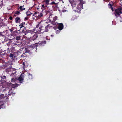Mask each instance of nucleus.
Instances as JSON below:
<instances>
[{
  "instance_id": "obj_37",
  "label": "nucleus",
  "mask_w": 122,
  "mask_h": 122,
  "mask_svg": "<svg viewBox=\"0 0 122 122\" xmlns=\"http://www.w3.org/2000/svg\"><path fill=\"white\" fill-rule=\"evenodd\" d=\"M9 19L10 20H11L13 19V17L12 16H10L9 17Z\"/></svg>"
},
{
  "instance_id": "obj_19",
  "label": "nucleus",
  "mask_w": 122,
  "mask_h": 122,
  "mask_svg": "<svg viewBox=\"0 0 122 122\" xmlns=\"http://www.w3.org/2000/svg\"><path fill=\"white\" fill-rule=\"evenodd\" d=\"M41 45V46H44L45 44H46V41H41V42H40Z\"/></svg>"
},
{
  "instance_id": "obj_23",
  "label": "nucleus",
  "mask_w": 122,
  "mask_h": 122,
  "mask_svg": "<svg viewBox=\"0 0 122 122\" xmlns=\"http://www.w3.org/2000/svg\"><path fill=\"white\" fill-rule=\"evenodd\" d=\"M46 5L45 6L44 5H42L41 9H42V10H44L46 9Z\"/></svg>"
},
{
  "instance_id": "obj_13",
  "label": "nucleus",
  "mask_w": 122,
  "mask_h": 122,
  "mask_svg": "<svg viewBox=\"0 0 122 122\" xmlns=\"http://www.w3.org/2000/svg\"><path fill=\"white\" fill-rule=\"evenodd\" d=\"M1 77V80L0 81L1 83L5 82L6 81V76H1V77H0V78Z\"/></svg>"
},
{
  "instance_id": "obj_4",
  "label": "nucleus",
  "mask_w": 122,
  "mask_h": 122,
  "mask_svg": "<svg viewBox=\"0 0 122 122\" xmlns=\"http://www.w3.org/2000/svg\"><path fill=\"white\" fill-rule=\"evenodd\" d=\"M7 94H6L5 95L4 94H1L0 95V98L1 99H3L4 100H7L9 98V96L7 95Z\"/></svg>"
},
{
  "instance_id": "obj_46",
  "label": "nucleus",
  "mask_w": 122,
  "mask_h": 122,
  "mask_svg": "<svg viewBox=\"0 0 122 122\" xmlns=\"http://www.w3.org/2000/svg\"><path fill=\"white\" fill-rule=\"evenodd\" d=\"M60 1H61L62 0H59Z\"/></svg>"
},
{
  "instance_id": "obj_8",
  "label": "nucleus",
  "mask_w": 122,
  "mask_h": 122,
  "mask_svg": "<svg viewBox=\"0 0 122 122\" xmlns=\"http://www.w3.org/2000/svg\"><path fill=\"white\" fill-rule=\"evenodd\" d=\"M24 75H25L24 74H21L20 76L18 78V80L20 83H22V81L24 80Z\"/></svg>"
},
{
  "instance_id": "obj_39",
  "label": "nucleus",
  "mask_w": 122,
  "mask_h": 122,
  "mask_svg": "<svg viewBox=\"0 0 122 122\" xmlns=\"http://www.w3.org/2000/svg\"><path fill=\"white\" fill-rule=\"evenodd\" d=\"M28 17H25V20H28Z\"/></svg>"
},
{
  "instance_id": "obj_27",
  "label": "nucleus",
  "mask_w": 122,
  "mask_h": 122,
  "mask_svg": "<svg viewBox=\"0 0 122 122\" xmlns=\"http://www.w3.org/2000/svg\"><path fill=\"white\" fill-rule=\"evenodd\" d=\"M108 5L111 8V10L112 11H113V8L112 7V5L111 4H110V3H109L108 4Z\"/></svg>"
},
{
  "instance_id": "obj_47",
  "label": "nucleus",
  "mask_w": 122,
  "mask_h": 122,
  "mask_svg": "<svg viewBox=\"0 0 122 122\" xmlns=\"http://www.w3.org/2000/svg\"><path fill=\"white\" fill-rule=\"evenodd\" d=\"M37 9L38 10L39 9V8H37Z\"/></svg>"
},
{
  "instance_id": "obj_5",
  "label": "nucleus",
  "mask_w": 122,
  "mask_h": 122,
  "mask_svg": "<svg viewBox=\"0 0 122 122\" xmlns=\"http://www.w3.org/2000/svg\"><path fill=\"white\" fill-rule=\"evenodd\" d=\"M69 2L71 4L72 8L76 6V5L78 4V1L74 0L71 1V0H69Z\"/></svg>"
},
{
  "instance_id": "obj_42",
  "label": "nucleus",
  "mask_w": 122,
  "mask_h": 122,
  "mask_svg": "<svg viewBox=\"0 0 122 122\" xmlns=\"http://www.w3.org/2000/svg\"><path fill=\"white\" fill-rule=\"evenodd\" d=\"M53 29H56V27L55 26L54 27H53Z\"/></svg>"
},
{
  "instance_id": "obj_45",
  "label": "nucleus",
  "mask_w": 122,
  "mask_h": 122,
  "mask_svg": "<svg viewBox=\"0 0 122 122\" xmlns=\"http://www.w3.org/2000/svg\"><path fill=\"white\" fill-rule=\"evenodd\" d=\"M2 34L1 32H0V35H1Z\"/></svg>"
},
{
  "instance_id": "obj_7",
  "label": "nucleus",
  "mask_w": 122,
  "mask_h": 122,
  "mask_svg": "<svg viewBox=\"0 0 122 122\" xmlns=\"http://www.w3.org/2000/svg\"><path fill=\"white\" fill-rule=\"evenodd\" d=\"M58 3H55L54 1H53L50 4V5H51L50 7H52L53 9H54L55 7L56 8L57 7Z\"/></svg>"
},
{
  "instance_id": "obj_18",
  "label": "nucleus",
  "mask_w": 122,
  "mask_h": 122,
  "mask_svg": "<svg viewBox=\"0 0 122 122\" xmlns=\"http://www.w3.org/2000/svg\"><path fill=\"white\" fill-rule=\"evenodd\" d=\"M50 25L49 24L47 26L45 27V32H47L48 31V29L49 26Z\"/></svg>"
},
{
  "instance_id": "obj_35",
  "label": "nucleus",
  "mask_w": 122,
  "mask_h": 122,
  "mask_svg": "<svg viewBox=\"0 0 122 122\" xmlns=\"http://www.w3.org/2000/svg\"><path fill=\"white\" fill-rule=\"evenodd\" d=\"M15 75H15L14 74V73H13L12 72V73L10 75V76H15Z\"/></svg>"
},
{
  "instance_id": "obj_49",
  "label": "nucleus",
  "mask_w": 122,
  "mask_h": 122,
  "mask_svg": "<svg viewBox=\"0 0 122 122\" xmlns=\"http://www.w3.org/2000/svg\"><path fill=\"white\" fill-rule=\"evenodd\" d=\"M23 25H25V24H24V23H23Z\"/></svg>"
},
{
  "instance_id": "obj_3",
  "label": "nucleus",
  "mask_w": 122,
  "mask_h": 122,
  "mask_svg": "<svg viewBox=\"0 0 122 122\" xmlns=\"http://www.w3.org/2000/svg\"><path fill=\"white\" fill-rule=\"evenodd\" d=\"M122 13V8H119L116 9L115 10L114 14L117 17H120V14Z\"/></svg>"
},
{
  "instance_id": "obj_25",
  "label": "nucleus",
  "mask_w": 122,
  "mask_h": 122,
  "mask_svg": "<svg viewBox=\"0 0 122 122\" xmlns=\"http://www.w3.org/2000/svg\"><path fill=\"white\" fill-rule=\"evenodd\" d=\"M28 76L29 79H32L33 76L30 73L29 74Z\"/></svg>"
},
{
  "instance_id": "obj_30",
  "label": "nucleus",
  "mask_w": 122,
  "mask_h": 122,
  "mask_svg": "<svg viewBox=\"0 0 122 122\" xmlns=\"http://www.w3.org/2000/svg\"><path fill=\"white\" fill-rule=\"evenodd\" d=\"M22 32L25 35H26L28 33V31L27 30L24 31L23 30Z\"/></svg>"
},
{
  "instance_id": "obj_28",
  "label": "nucleus",
  "mask_w": 122,
  "mask_h": 122,
  "mask_svg": "<svg viewBox=\"0 0 122 122\" xmlns=\"http://www.w3.org/2000/svg\"><path fill=\"white\" fill-rule=\"evenodd\" d=\"M57 16H55L53 18V20L54 21H56L57 19Z\"/></svg>"
},
{
  "instance_id": "obj_22",
  "label": "nucleus",
  "mask_w": 122,
  "mask_h": 122,
  "mask_svg": "<svg viewBox=\"0 0 122 122\" xmlns=\"http://www.w3.org/2000/svg\"><path fill=\"white\" fill-rule=\"evenodd\" d=\"M1 102L0 101V103ZM0 109L2 108H4L5 107V106L4 104H0Z\"/></svg>"
},
{
  "instance_id": "obj_9",
  "label": "nucleus",
  "mask_w": 122,
  "mask_h": 122,
  "mask_svg": "<svg viewBox=\"0 0 122 122\" xmlns=\"http://www.w3.org/2000/svg\"><path fill=\"white\" fill-rule=\"evenodd\" d=\"M45 28L44 27L41 26L40 27L39 30L37 32L41 33H43L45 32Z\"/></svg>"
},
{
  "instance_id": "obj_24",
  "label": "nucleus",
  "mask_w": 122,
  "mask_h": 122,
  "mask_svg": "<svg viewBox=\"0 0 122 122\" xmlns=\"http://www.w3.org/2000/svg\"><path fill=\"white\" fill-rule=\"evenodd\" d=\"M12 73L16 75V69H13L12 70Z\"/></svg>"
},
{
  "instance_id": "obj_12",
  "label": "nucleus",
  "mask_w": 122,
  "mask_h": 122,
  "mask_svg": "<svg viewBox=\"0 0 122 122\" xmlns=\"http://www.w3.org/2000/svg\"><path fill=\"white\" fill-rule=\"evenodd\" d=\"M49 0H44L43 1V2L45 3L46 6L48 8L50 9V8L49 7L50 6H48V5H50V4L49 3Z\"/></svg>"
},
{
  "instance_id": "obj_1",
  "label": "nucleus",
  "mask_w": 122,
  "mask_h": 122,
  "mask_svg": "<svg viewBox=\"0 0 122 122\" xmlns=\"http://www.w3.org/2000/svg\"><path fill=\"white\" fill-rule=\"evenodd\" d=\"M85 2L84 1H78V4L77 5L76 10H74L75 12L76 11L79 13H80V11L82 9H83V5L85 4Z\"/></svg>"
},
{
  "instance_id": "obj_44",
  "label": "nucleus",
  "mask_w": 122,
  "mask_h": 122,
  "mask_svg": "<svg viewBox=\"0 0 122 122\" xmlns=\"http://www.w3.org/2000/svg\"><path fill=\"white\" fill-rule=\"evenodd\" d=\"M80 0L82 2V1H83L82 0H78V1H80Z\"/></svg>"
},
{
  "instance_id": "obj_21",
  "label": "nucleus",
  "mask_w": 122,
  "mask_h": 122,
  "mask_svg": "<svg viewBox=\"0 0 122 122\" xmlns=\"http://www.w3.org/2000/svg\"><path fill=\"white\" fill-rule=\"evenodd\" d=\"M20 18L19 17H16L15 19V22L16 23H18L19 22V20H20Z\"/></svg>"
},
{
  "instance_id": "obj_6",
  "label": "nucleus",
  "mask_w": 122,
  "mask_h": 122,
  "mask_svg": "<svg viewBox=\"0 0 122 122\" xmlns=\"http://www.w3.org/2000/svg\"><path fill=\"white\" fill-rule=\"evenodd\" d=\"M34 16L38 18H39L41 17L42 16L43 14L41 13H40L39 12H35V14Z\"/></svg>"
},
{
  "instance_id": "obj_20",
  "label": "nucleus",
  "mask_w": 122,
  "mask_h": 122,
  "mask_svg": "<svg viewBox=\"0 0 122 122\" xmlns=\"http://www.w3.org/2000/svg\"><path fill=\"white\" fill-rule=\"evenodd\" d=\"M17 79L16 78L13 77V78H12L11 79V82H15Z\"/></svg>"
},
{
  "instance_id": "obj_38",
  "label": "nucleus",
  "mask_w": 122,
  "mask_h": 122,
  "mask_svg": "<svg viewBox=\"0 0 122 122\" xmlns=\"http://www.w3.org/2000/svg\"><path fill=\"white\" fill-rule=\"evenodd\" d=\"M18 31L17 30H15L14 31V33H18Z\"/></svg>"
},
{
  "instance_id": "obj_17",
  "label": "nucleus",
  "mask_w": 122,
  "mask_h": 122,
  "mask_svg": "<svg viewBox=\"0 0 122 122\" xmlns=\"http://www.w3.org/2000/svg\"><path fill=\"white\" fill-rule=\"evenodd\" d=\"M9 57L11 58V59H14L15 57V56L14 55L11 53H10L9 55Z\"/></svg>"
},
{
  "instance_id": "obj_36",
  "label": "nucleus",
  "mask_w": 122,
  "mask_h": 122,
  "mask_svg": "<svg viewBox=\"0 0 122 122\" xmlns=\"http://www.w3.org/2000/svg\"><path fill=\"white\" fill-rule=\"evenodd\" d=\"M40 23H39L37 25L36 27V28H38L39 26V25Z\"/></svg>"
},
{
  "instance_id": "obj_26",
  "label": "nucleus",
  "mask_w": 122,
  "mask_h": 122,
  "mask_svg": "<svg viewBox=\"0 0 122 122\" xmlns=\"http://www.w3.org/2000/svg\"><path fill=\"white\" fill-rule=\"evenodd\" d=\"M23 23H24V24H25V23L24 22L22 23L19 26L20 27V28H21L24 27Z\"/></svg>"
},
{
  "instance_id": "obj_10",
  "label": "nucleus",
  "mask_w": 122,
  "mask_h": 122,
  "mask_svg": "<svg viewBox=\"0 0 122 122\" xmlns=\"http://www.w3.org/2000/svg\"><path fill=\"white\" fill-rule=\"evenodd\" d=\"M57 24L58 25L57 27L59 30H61L63 29L64 28V25L62 23H57Z\"/></svg>"
},
{
  "instance_id": "obj_15",
  "label": "nucleus",
  "mask_w": 122,
  "mask_h": 122,
  "mask_svg": "<svg viewBox=\"0 0 122 122\" xmlns=\"http://www.w3.org/2000/svg\"><path fill=\"white\" fill-rule=\"evenodd\" d=\"M20 85V84L16 83L15 84H12L11 85V86L12 88H15L16 87Z\"/></svg>"
},
{
  "instance_id": "obj_31",
  "label": "nucleus",
  "mask_w": 122,
  "mask_h": 122,
  "mask_svg": "<svg viewBox=\"0 0 122 122\" xmlns=\"http://www.w3.org/2000/svg\"><path fill=\"white\" fill-rule=\"evenodd\" d=\"M20 36H16V39L17 40H20Z\"/></svg>"
},
{
  "instance_id": "obj_2",
  "label": "nucleus",
  "mask_w": 122,
  "mask_h": 122,
  "mask_svg": "<svg viewBox=\"0 0 122 122\" xmlns=\"http://www.w3.org/2000/svg\"><path fill=\"white\" fill-rule=\"evenodd\" d=\"M7 90L9 91L8 94L9 96H11L12 95H13V94H14L15 93H13L12 92V91L11 89H10L8 87H5L3 86H2L0 88V92H4Z\"/></svg>"
},
{
  "instance_id": "obj_43",
  "label": "nucleus",
  "mask_w": 122,
  "mask_h": 122,
  "mask_svg": "<svg viewBox=\"0 0 122 122\" xmlns=\"http://www.w3.org/2000/svg\"><path fill=\"white\" fill-rule=\"evenodd\" d=\"M25 50L26 51L25 52H28V51H27V49H26V48H25Z\"/></svg>"
},
{
  "instance_id": "obj_41",
  "label": "nucleus",
  "mask_w": 122,
  "mask_h": 122,
  "mask_svg": "<svg viewBox=\"0 0 122 122\" xmlns=\"http://www.w3.org/2000/svg\"><path fill=\"white\" fill-rule=\"evenodd\" d=\"M13 30L11 29H9V30L10 32H12L13 31Z\"/></svg>"
},
{
  "instance_id": "obj_48",
  "label": "nucleus",
  "mask_w": 122,
  "mask_h": 122,
  "mask_svg": "<svg viewBox=\"0 0 122 122\" xmlns=\"http://www.w3.org/2000/svg\"><path fill=\"white\" fill-rule=\"evenodd\" d=\"M50 27H52V26H50Z\"/></svg>"
},
{
  "instance_id": "obj_16",
  "label": "nucleus",
  "mask_w": 122,
  "mask_h": 122,
  "mask_svg": "<svg viewBox=\"0 0 122 122\" xmlns=\"http://www.w3.org/2000/svg\"><path fill=\"white\" fill-rule=\"evenodd\" d=\"M39 42H40V41H39ZM41 46L40 42L35 43L34 45V46H36L37 47V46Z\"/></svg>"
},
{
  "instance_id": "obj_29",
  "label": "nucleus",
  "mask_w": 122,
  "mask_h": 122,
  "mask_svg": "<svg viewBox=\"0 0 122 122\" xmlns=\"http://www.w3.org/2000/svg\"><path fill=\"white\" fill-rule=\"evenodd\" d=\"M55 22V21H52L51 22V24L55 25H56V22Z\"/></svg>"
},
{
  "instance_id": "obj_34",
  "label": "nucleus",
  "mask_w": 122,
  "mask_h": 122,
  "mask_svg": "<svg viewBox=\"0 0 122 122\" xmlns=\"http://www.w3.org/2000/svg\"><path fill=\"white\" fill-rule=\"evenodd\" d=\"M20 13V11H17L15 12V14L17 15H19V14Z\"/></svg>"
},
{
  "instance_id": "obj_11",
  "label": "nucleus",
  "mask_w": 122,
  "mask_h": 122,
  "mask_svg": "<svg viewBox=\"0 0 122 122\" xmlns=\"http://www.w3.org/2000/svg\"><path fill=\"white\" fill-rule=\"evenodd\" d=\"M38 36V35L37 33L35 34L32 37L30 38V41H34L35 40H36Z\"/></svg>"
},
{
  "instance_id": "obj_40",
  "label": "nucleus",
  "mask_w": 122,
  "mask_h": 122,
  "mask_svg": "<svg viewBox=\"0 0 122 122\" xmlns=\"http://www.w3.org/2000/svg\"><path fill=\"white\" fill-rule=\"evenodd\" d=\"M23 65L24 66H25V63L24 62H23Z\"/></svg>"
},
{
  "instance_id": "obj_32",
  "label": "nucleus",
  "mask_w": 122,
  "mask_h": 122,
  "mask_svg": "<svg viewBox=\"0 0 122 122\" xmlns=\"http://www.w3.org/2000/svg\"><path fill=\"white\" fill-rule=\"evenodd\" d=\"M26 14L27 16L30 15V14H31L30 13V12L29 11H27L26 13Z\"/></svg>"
},
{
  "instance_id": "obj_33",
  "label": "nucleus",
  "mask_w": 122,
  "mask_h": 122,
  "mask_svg": "<svg viewBox=\"0 0 122 122\" xmlns=\"http://www.w3.org/2000/svg\"><path fill=\"white\" fill-rule=\"evenodd\" d=\"M61 30H56V34H59Z\"/></svg>"
},
{
  "instance_id": "obj_14",
  "label": "nucleus",
  "mask_w": 122,
  "mask_h": 122,
  "mask_svg": "<svg viewBox=\"0 0 122 122\" xmlns=\"http://www.w3.org/2000/svg\"><path fill=\"white\" fill-rule=\"evenodd\" d=\"M24 6V5H23V6H20L18 8V10H20V11H22L23 10H25V8L23 7Z\"/></svg>"
}]
</instances>
